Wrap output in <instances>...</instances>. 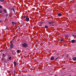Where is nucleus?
Masks as SVG:
<instances>
[{
	"mask_svg": "<svg viewBox=\"0 0 76 76\" xmlns=\"http://www.w3.org/2000/svg\"><path fill=\"white\" fill-rule=\"evenodd\" d=\"M23 47L24 48H27L29 47V44L27 43H24L22 45Z\"/></svg>",
	"mask_w": 76,
	"mask_h": 76,
	"instance_id": "1",
	"label": "nucleus"
},
{
	"mask_svg": "<svg viewBox=\"0 0 76 76\" xmlns=\"http://www.w3.org/2000/svg\"><path fill=\"white\" fill-rule=\"evenodd\" d=\"M13 45H9L11 49H12V48H13Z\"/></svg>",
	"mask_w": 76,
	"mask_h": 76,
	"instance_id": "2",
	"label": "nucleus"
},
{
	"mask_svg": "<svg viewBox=\"0 0 76 76\" xmlns=\"http://www.w3.org/2000/svg\"><path fill=\"white\" fill-rule=\"evenodd\" d=\"M59 53H57V54H56V55H57V56H58V57H57V58H56V59H58V58H60V57H60L59 56Z\"/></svg>",
	"mask_w": 76,
	"mask_h": 76,
	"instance_id": "3",
	"label": "nucleus"
},
{
	"mask_svg": "<svg viewBox=\"0 0 76 76\" xmlns=\"http://www.w3.org/2000/svg\"><path fill=\"white\" fill-rule=\"evenodd\" d=\"M50 59L51 60H52V61H53L54 60V57L53 56H52L51 57Z\"/></svg>",
	"mask_w": 76,
	"mask_h": 76,
	"instance_id": "4",
	"label": "nucleus"
},
{
	"mask_svg": "<svg viewBox=\"0 0 76 76\" xmlns=\"http://www.w3.org/2000/svg\"><path fill=\"white\" fill-rule=\"evenodd\" d=\"M26 20L27 22H28V21H29V17L26 18Z\"/></svg>",
	"mask_w": 76,
	"mask_h": 76,
	"instance_id": "5",
	"label": "nucleus"
},
{
	"mask_svg": "<svg viewBox=\"0 0 76 76\" xmlns=\"http://www.w3.org/2000/svg\"><path fill=\"white\" fill-rule=\"evenodd\" d=\"M12 25H15V24H16L17 23L13 21H12Z\"/></svg>",
	"mask_w": 76,
	"mask_h": 76,
	"instance_id": "6",
	"label": "nucleus"
},
{
	"mask_svg": "<svg viewBox=\"0 0 76 76\" xmlns=\"http://www.w3.org/2000/svg\"><path fill=\"white\" fill-rule=\"evenodd\" d=\"M72 43H75V40H71Z\"/></svg>",
	"mask_w": 76,
	"mask_h": 76,
	"instance_id": "7",
	"label": "nucleus"
},
{
	"mask_svg": "<svg viewBox=\"0 0 76 76\" xmlns=\"http://www.w3.org/2000/svg\"><path fill=\"white\" fill-rule=\"evenodd\" d=\"M58 16H62V14L60 13H59L58 14Z\"/></svg>",
	"mask_w": 76,
	"mask_h": 76,
	"instance_id": "8",
	"label": "nucleus"
},
{
	"mask_svg": "<svg viewBox=\"0 0 76 76\" xmlns=\"http://www.w3.org/2000/svg\"><path fill=\"white\" fill-rule=\"evenodd\" d=\"M73 60H74V61H76V57H74L73 58Z\"/></svg>",
	"mask_w": 76,
	"mask_h": 76,
	"instance_id": "9",
	"label": "nucleus"
},
{
	"mask_svg": "<svg viewBox=\"0 0 76 76\" xmlns=\"http://www.w3.org/2000/svg\"><path fill=\"white\" fill-rule=\"evenodd\" d=\"M13 63H14V66H16V64H16V62L15 61H14V62H13Z\"/></svg>",
	"mask_w": 76,
	"mask_h": 76,
	"instance_id": "10",
	"label": "nucleus"
},
{
	"mask_svg": "<svg viewBox=\"0 0 76 76\" xmlns=\"http://www.w3.org/2000/svg\"><path fill=\"white\" fill-rule=\"evenodd\" d=\"M3 12H4L5 13H6L7 11H6V10L5 9H4V10H3Z\"/></svg>",
	"mask_w": 76,
	"mask_h": 76,
	"instance_id": "11",
	"label": "nucleus"
},
{
	"mask_svg": "<svg viewBox=\"0 0 76 76\" xmlns=\"http://www.w3.org/2000/svg\"><path fill=\"white\" fill-rule=\"evenodd\" d=\"M16 52L17 53H20V50H17Z\"/></svg>",
	"mask_w": 76,
	"mask_h": 76,
	"instance_id": "12",
	"label": "nucleus"
},
{
	"mask_svg": "<svg viewBox=\"0 0 76 76\" xmlns=\"http://www.w3.org/2000/svg\"><path fill=\"white\" fill-rule=\"evenodd\" d=\"M2 56H4L3 57L4 58V57H6V56H5V54H2Z\"/></svg>",
	"mask_w": 76,
	"mask_h": 76,
	"instance_id": "13",
	"label": "nucleus"
},
{
	"mask_svg": "<svg viewBox=\"0 0 76 76\" xmlns=\"http://www.w3.org/2000/svg\"><path fill=\"white\" fill-rule=\"evenodd\" d=\"M14 9H15V8H14V7H13L12 9V10H13L14 13L15 12V10H14Z\"/></svg>",
	"mask_w": 76,
	"mask_h": 76,
	"instance_id": "14",
	"label": "nucleus"
},
{
	"mask_svg": "<svg viewBox=\"0 0 76 76\" xmlns=\"http://www.w3.org/2000/svg\"><path fill=\"white\" fill-rule=\"evenodd\" d=\"M44 28L47 29V28H48V26H45Z\"/></svg>",
	"mask_w": 76,
	"mask_h": 76,
	"instance_id": "15",
	"label": "nucleus"
},
{
	"mask_svg": "<svg viewBox=\"0 0 76 76\" xmlns=\"http://www.w3.org/2000/svg\"><path fill=\"white\" fill-rule=\"evenodd\" d=\"M9 59L10 60H11L12 59V57L10 56V57H9Z\"/></svg>",
	"mask_w": 76,
	"mask_h": 76,
	"instance_id": "16",
	"label": "nucleus"
},
{
	"mask_svg": "<svg viewBox=\"0 0 76 76\" xmlns=\"http://www.w3.org/2000/svg\"><path fill=\"white\" fill-rule=\"evenodd\" d=\"M60 41L61 42L63 41V39H60Z\"/></svg>",
	"mask_w": 76,
	"mask_h": 76,
	"instance_id": "17",
	"label": "nucleus"
},
{
	"mask_svg": "<svg viewBox=\"0 0 76 76\" xmlns=\"http://www.w3.org/2000/svg\"><path fill=\"white\" fill-rule=\"evenodd\" d=\"M15 72H16V71H13L12 72V73H13V74H14V73H15Z\"/></svg>",
	"mask_w": 76,
	"mask_h": 76,
	"instance_id": "18",
	"label": "nucleus"
},
{
	"mask_svg": "<svg viewBox=\"0 0 76 76\" xmlns=\"http://www.w3.org/2000/svg\"><path fill=\"white\" fill-rule=\"evenodd\" d=\"M26 16H24L23 17V19H25V18H26Z\"/></svg>",
	"mask_w": 76,
	"mask_h": 76,
	"instance_id": "19",
	"label": "nucleus"
},
{
	"mask_svg": "<svg viewBox=\"0 0 76 76\" xmlns=\"http://www.w3.org/2000/svg\"><path fill=\"white\" fill-rule=\"evenodd\" d=\"M1 1H2V2H4V0H0Z\"/></svg>",
	"mask_w": 76,
	"mask_h": 76,
	"instance_id": "20",
	"label": "nucleus"
},
{
	"mask_svg": "<svg viewBox=\"0 0 76 76\" xmlns=\"http://www.w3.org/2000/svg\"><path fill=\"white\" fill-rule=\"evenodd\" d=\"M12 51V54H13V51H14V50H12V49L11 50Z\"/></svg>",
	"mask_w": 76,
	"mask_h": 76,
	"instance_id": "21",
	"label": "nucleus"
},
{
	"mask_svg": "<svg viewBox=\"0 0 76 76\" xmlns=\"http://www.w3.org/2000/svg\"><path fill=\"white\" fill-rule=\"evenodd\" d=\"M2 10H0V13H1V12H2Z\"/></svg>",
	"mask_w": 76,
	"mask_h": 76,
	"instance_id": "22",
	"label": "nucleus"
},
{
	"mask_svg": "<svg viewBox=\"0 0 76 76\" xmlns=\"http://www.w3.org/2000/svg\"><path fill=\"white\" fill-rule=\"evenodd\" d=\"M68 36L67 35H66L65 36V38H67V37H68Z\"/></svg>",
	"mask_w": 76,
	"mask_h": 76,
	"instance_id": "23",
	"label": "nucleus"
},
{
	"mask_svg": "<svg viewBox=\"0 0 76 76\" xmlns=\"http://www.w3.org/2000/svg\"><path fill=\"white\" fill-rule=\"evenodd\" d=\"M48 23V24H51V22H49Z\"/></svg>",
	"mask_w": 76,
	"mask_h": 76,
	"instance_id": "24",
	"label": "nucleus"
},
{
	"mask_svg": "<svg viewBox=\"0 0 76 76\" xmlns=\"http://www.w3.org/2000/svg\"><path fill=\"white\" fill-rule=\"evenodd\" d=\"M71 35H72V36H74V37H76V35H73V34H72Z\"/></svg>",
	"mask_w": 76,
	"mask_h": 76,
	"instance_id": "25",
	"label": "nucleus"
},
{
	"mask_svg": "<svg viewBox=\"0 0 76 76\" xmlns=\"http://www.w3.org/2000/svg\"><path fill=\"white\" fill-rule=\"evenodd\" d=\"M2 6H1L0 5V8L2 9Z\"/></svg>",
	"mask_w": 76,
	"mask_h": 76,
	"instance_id": "26",
	"label": "nucleus"
},
{
	"mask_svg": "<svg viewBox=\"0 0 76 76\" xmlns=\"http://www.w3.org/2000/svg\"><path fill=\"white\" fill-rule=\"evenodd\" d=\"M5 16L6 17H7V16H8V15L7 14H6Z\"/></svg>",
	"mask_w": 76,
	"mask_h": 76,
	"instance_id": "27",
	"label": "nucleus"
},
{
	"mask_svg": "<svg viewBox=\"0 0 76 76\" xmlns=\"http://www.w3.org/2000/svg\"><path fill=\"white\" fill-rule=\"evenodd\" d=\"M11 45H13V44L12 43V42H11Z\"/></svg>",
	"mask_w": 76,
	"mask_h": 76,
	"instance_id": "28",
	"label": "nucleus"
},
{
	"mask_svg": "<svg viewBox=\"0 0 76 76\" xmlns=\"http://www.w3.org/2000/svg\"><path fill=\"white\" fill-rule=\"evenodd\" d=\"M1 60H2V61H3V60H4V59L3 58H2V59H1Z\"/></svg>",
	"mask_w": 76,
	"mask_h": 76,
	"instance_id": "29",
	"label": "nucleus"
},
{
	"mask_svg": "<svg viewBox=\"0 0 76 76\" xmlns=\"http://www.w3.org/2000/svg\"><path fill=\"white\" fill-rule=\"evenodd\" d=\"M64 44V45H65L66 44V43H63Z\"/></svg>",
	"mask_w": 76,
	"mask_h": 76,
	"instance_id": "30",
	"label": "nucleus"
},
{
	"mask_svg": "<svg viewBox=\"0 0 76 76\" xmlns=\"http://www.w3.org/2000/svg\"><path fill=\"white\" fill-rule=\"evenodd\" d=\"M40 23H41V24H42V23H43V22H41Z\"/></svg>",
	"mask_w": 76,
	"mask_h": 76,
	"instance_id": "31",
	"label": "nucleus"
},
{
	"mask_svg": "<svg viewBox=\"0 0 76 76\" xmlns=\"http://www.w3.org/2000/svg\"><path fill=\"white\" fill-rule=\"evenodd\" d=\"M15 73H16L15 72L14 73V75H16Z\"/></svg>",
	"mask_w": 76,
	"mask_h": 76,
	"instance_id": "32",
	"label": "nucleus"
},
{
	"mask_svg": "<svg viewBox=\"0 0 76 76\" xmlns=\"http://www.w3.org/2000/svg\"><path fill=\"white\" fill-rule=\"evenodd\" d=\"M1 22V20H0V23Z\"/></svg>",
	"mask_w": 76,
	"mask_h": 76,
	"instance_id": "33",
	"label": "nucleus"
},
{
	"mask_svg": "<svg viewBox=\"0 0 76 76\" xmlns=\"http://www.w3.org/2000/svg\"><path fill=\"white\" fill-rule=\"evenodd\" d=\"M52 26H54V25H52Z\"/></svg>",
	"mask_w": 76,
	"mask_h": 76,
	"instance_id": "34",
	"label": "nucleus"
},
{
	"mask_svg": "<svg viewBox=\"0 0 76 76\" xmlns=\"http://www.w3.org/2000/svg\"><path fill=\"white\" fill-rule=\"evenodd\" d=\"M7 28H7V27L6 29H7Z\"/></svg>",
	"mask_w": 76,
	"mask_h": 76,
	"instance_id": "35",
	"label": "nucleus"
},
{
	"mask_svg": "<svg viewBox=\"0 0 76 76\" xmlns=\"http://www.w3.org/2000/svg\"><path fill=\"white\" fill-rule=\"evenodd\" d=\"M1 61H2V62H3V61L2 60H1Z\"/></svg>",
	"mask_w": 76,
	"mask_h": 76,
	"instance_id": "36",
	"label": "nucleus"
},
{
	"mask_svg": "<svg viewBox=\"0 0 76 76\" xmlns=\"http://www.w3.org/2000/svg\"><path fill=\"white\" fill-rule=\"evenodd\" d=\"M50 25H52V24H50Z\"/></svg>",
	"mask_w": 76,
	"mask_h": 76,
	"instance_id": "37",
	"label": "nucleus"
},
{
	"mask_svg": "<svg viewBox=\"0 0 76 76\" xmlns=\"http://www.w3.org/2000/svg\"><path fill=\"white\" fill-rule=\"evenodd\" d=\"M28 76H31V75H28Z\"/></svg>",
	"mask_w": 76,
	"mask_h": 76,
	"instance_id": "38",
	"label": "nucleus"
},
{
	"mask_svg": "<svg viewBox=\"0 0 76 76\" xmlns=\"http://www.w3.org/2000/svg\"><path fill=\"white\" fill-rule=\"evenodd\" d=\"M57 76V75H55V76Z\"/></svg>",
	"mask_w": 76,
	"mask_h": 76,
	"instance_id": "39",
	"label": "nucleus"
},
{
	"mask_svg": "<svg viewBox=\"0 0 76 76\" xmlns=\"http://www.w3.org/2000/svg\"><path fill=\"white\" fill-rule=\"evenodd\" d=\"M52 22H53V21H52Z\"/></svg>",
	"mask_w": 76,
	"mask_h": 76,
	"instance_id": "40",
	"label": "nucleus"
}]
</instances>
